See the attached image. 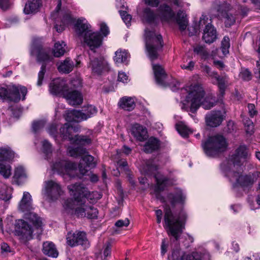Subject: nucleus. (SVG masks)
I'll use <instances>...</instances> for the list:
<instances>
[{"label": "nucleus", "instance_id": "f257e3e1", "mask_svg": "<svg viewBox=\"0 0 260 260\" xmlns=\"http://www.w3.org/2000/svg\"><path fill=\"white\" fill-rule=\"evenodd\" d=\"M78 125L74 126L69 123H67L60 128L59 134L57 132V126L55 124L50 125L47 128V131L55 140H57V137L59 136L62 139L68 140L71 143L75 144L73 146L69 147L68 152L72 157H81L78 166V170L81 175L83 176L86 175L88 173V168L95 167L97 159L87 153L86 149L81 146L90 143L91 140L86 136H78L75 134L78 131Z\"/></svg>", "mask_w": 260, "mask_h": 260}, {"label": "nucleus", "instance_id": "f03ea898", "mask_svg": "<svg viewBox=\"0 0 260 260\" xmlns=\"http://www.w3.org/2000/svg\"><path fill=\"white\" fill-rule=\"evenodd\" d=\"M68 188L73 198L68 199L63 203V207L66 212L81 217L94 218L97 217V209L88 205L87 202L93 203L101 199V193L90 192L83 184L79 183L71 184Z\"/></svg>", "mask_w": 260, "mask_h": 260}, {"label": "nucleus", "instance_id": "7ed1b4c3", "mask_svg": "<svg viewBox=\"0 0 260 260\" xmlns=\"http://www.w3.org/2000/svg\"><path fill=\"white\" fill-rule=\"evenodd\" d=\"M248 156V151L245 146L241 145L236 150L234 155L221 165V168L227 176L234 187L248 186L256 181L252 175H244L241 172V162Z\"/></svg>", "mask_w": 260, "mask_h": 260}, {"label": "nucleus", "instance_id": "20e7f679", "mask_svg": "<svg viewBox=\"0 0 260 260\" xmlns=\"http://www.w3.org/2000/svg\"><path fill=\"white\" fill-rule=\"evenodd\" d=\"M181 99L182 108L194 113L202 105L206 110H208L214 105L215 100L211 96H207L201 102L204 95L202 86L194 84L187 86L181 89Z\"/></svg>", "mask_w": 260, "mask_h": 260}, {"label": "nucleus", "instance_id": "39448f33", "mask_svg": "<svg viewBox=\"0 0 260 260\" xmlns=\"http://www.w3.org/2000/svg\"><path fill=\"white\" fill-rule=\"evenodd\" d=\"M156 184L155 186V194L156 198L162 203H170L172 206L176 204L183 205L186 199V193L180 188L176 189L173 192H170L165 197L161 195L160 191L165 190L168 186L174 183L173 179L165 176L160 173L155 174Z\"/></svg>", "mask_w": 260, "mask_h": 260}, {"label": "nucleus", "instance_id": "423d86ee", "mask_svg": "<svg viewBox=\"0 0 260 260\" xmlns=\"http://www.w3.org/2000/svg\"><path fill=\"white\" fill-rule=\"evenodd\" d=\"M66 52V45L63 41H58L54 44V48L51 52L49 50H46L40 47H34L31 49V55L36 56L38 61L42 62L41 70L38 73L37 85L41 86L46 72V64L54 63V57H59L63 56Z\"/></svg>", "mask_w": 260, "mask_h": 260}, {"label": "nucleus", "instance_id": "0eeeda50", "mask_svg": "<svg viewBox=\"0 0 260 260\" xmlns=\"http://www.w3.org/2000/svg\"><path fill=\"white\" fill-rule=\"evenodd\" d=\"M74 29L76 36L91 50H94L101 46V36L98 32L93 30L91 25L86 18H78L74 22Z\"/></svg>", "mask_w": 260, "mask_h": 260}, {"label": "nucleus", "instance_id": "6e6552de", "mask_svg": "<svg viewBox=\"0 0 260 260\" xmlns=\"http://www.w3.org/2000/svg\"><path fill=\"white\" fill-rule=\"evenodd\" d=\"M165 211L164 228L169 236L178 241L184 229L187 218L186 212L183 209L173 212L170 208H167Z\"/></svg>", "mask_w": 260, "mask_h": 260}, {"label": "nucleus", "instance_id": "1a4fd4ad", "mask_svg": "<svg viewBox=\"0 0 260 260\" xmlns=\"http://www.w3.org/2000/svg\"><path fill=\"white\" fill-rule=\"evenodd\" d=\"M19 211L24 213V218L29 221L35 227L36 234L39 235L42 232L43 222L41 217L32 211L34 207L30 194L24 191L18 206Z\"/></svg>", "mask_w": 260, "mask_h": 260}, {"label": "nucleus", "instance_id": "9d476101", "mask_svg": "<svg viewBox=\"0 0 260 260\" xmlns=\"http://www.w3.org/2000/svg\"><path fill=\"white\" fill-rule=\"evenodd\" d=\"M159 16L162 20L169 21L174 19L181 31L184 30L188 24V20L186 13L179 10L175 15L172 8L166 4L161 5L158 8Z\"/></svg>", "mask_w": 260, "mask_h": 260}, {"label": "nucleus", "instance_id": "9b49d317", "mask_svg": "<svg viewBox=\"0 0 260 260\" xmlns=\"http://www.w3.org/2000/svg\"><path fill=\"white\" fill-rule=\"evenodd\" d=\"M205 154L208 156H215L224 151L228 146L225 138L221 135L211 136L202 144Z\"/></svg>", "mask_w": 260, "mask_h": 260}, {"label": "nucleus", "instance_id": "f8f14e48", "mask_svg": "<svg viewBox=\"0 0 260 260\" xmlns=\"http://www.w3.org/2000/svg\"><path fill=\"white\" fill-rule=\"evenodd\" d=\"M145 38L146 42V48L149 57L151 60L157 58L158 51L162 47V37L160 35L157 34L153 31H148V29L145 30Z\"/></svg>", "mask_w": 260, "mask_h": 260}, {"label": "nucleus", "instance_id": "ddd939ff", "mask_svg": "<svg viewBox=\"0 0 260 260\" xmlns=\"http://www.w3.org/2000/svg\"><path fill=\"white\" fill-rule=\"evenodd\" d=\"M27 92V88L20 85L10 84L0 86V99L14 102H19L21 99L24 100Z\"/></svg>", "mask_w": 260, "mask_h": 260}, {"label": "nucleus", "instance_id": "4468645a", "mask_svg": "<svg viewBox=\"0 0 260 260\" xmlns=\"http://www.w3.org/2000/svg\"><path fill=\"white\" fill-rule=\"evenodd\" d=\"M168 260H210V256L207 252L196 251L186 254L179 247L176 246L172 248L168 255Z\"/></svg>", "mask_w": 260, "mask_h": 260}, {"label": "nucleus", "instance_id": "2eb2a0df", "mask_svg": "<svg viewBox=\"0 0 260 260\" xmlns=\"http://www.w3.org/2000/svg\"><path fill=\"white\" fill-rule=\"evenodd\" d=\"M98 112L95 107L88 105L84 107L82 111L75 110H68L66 113L65 119L68 122H79L85 120L95 115Z\"/></svg>", "mask_w": 260, "mask_h": 260}, {"label": "nucleus", "instance_id": "dca6fc26", "mask_svg": "<svg viewBox=\"0 0 260 260\" xmlns=\"http://www.w3.org/2000/svg\"><path fill=\"white\" fill-rule=\"evenodd\" d=\"M52 169L54 172L63 176H68L70 178L77 176L76 164L67 159H56L52 164Z\"/></svg>", "mask_w": 260, "mask_h": 260}, {"label": "nucleus", "instance_id": "f3484780", "mask_svg": "<svg viewBox=\"0 0 260 260\" xmlns=\"http://www.w3.org/2000/svg\"><path fill=\"white\" fill-rule=\"evenodd\" d=\"M59 184L53 180L45 181L42 190L43 198L49 202L57 200L63 194Z\"/></svg>", "mask_w": 260, "mask_h": 260}, {"label": "nucleus", "instance_id": "a211bd4d", "mask_svg": "<svg viewBox=\"0 0 260 260\" xmlns=\"http://www.w3.org/2000/svg\"><path fill=\"white\" fill-rule=\"evenodd\" d=\"M14 234L23 242H26L33 238L34 230L31 226L23 219H18L15 223Z\"/></svg>", "mask_w": 260, "mask_h": 260}, {"label": "nucleus", "instance_id": "6ab92c4d", "mask_svg": "<svg viewBox=\"0 0 260 260\" xmlns=\"http://www.w3.org/2000/svg\"><path fill=\"white\" fill-rule=\"evenodd\" d=\"M152 69L156 82L158 84L163 86L168 85L173 91H175L178 89L180 83L174 79L171 83H169L167 81V74L161 66L157 64H152Z\"/></svg>", "mask_w": 260, "mask_h": 260}, {"label": "nucleus", "instance_id": "aec40b11", "mask_svg": "<svg viewBox=\"0 0 260 260\" xmlns=\"http://www.w3.org/2000/svg\"><path fill=\"white\" fill-rule=\"evenodd\" d=\"M66 243L68 246L71 247L81 245L83 248L86 249L90 246L85 233L80 231H76L74 233L68 232L66 235Z\"/></svg>", "mask_w": 260, "mask_h": 260}, {"label": "nucleus", "instance_id": "412c9836", "mask_svg": "<svg viewBox=\"0 0 260 260\" xmlns=\"http://www.w3.org/2000/svg\"><path fill=\"white\" fill-rule=\"evenodd\" d=\"M205 26L203 39L207 43H213L216 39V31L211 24V19L205 15H202L199 21V26Z\"/></svg>", "mask_w": 260, "mask_h": 260}, {"label": "nucleus", "instance_id": "4be33fe9", "mask_svg": "<svg viewBox=\"0 0 260 260\" xmlns=\"http://www.w3.org/2000/svg\"><path fill=\"white\" fill-rule=\"evenodd\" d=\"M61 5V0H58V4L55 9V12L51 14V17L54 19H56V15H59V16L61 17L60 19L61 24L59 25L56 24L55 25V28L58 32L62 31L67 26L73 22V18L70 11L59 12L60 9Z\"/></svg>", "mask_w": 260, "mask_h": 260}, {"label": "nucleus", "instance_id": "5701e85b", "mask_svg": "<svg viewBox=\"0 0 260 260\" xmlns=\"http://www.w3.org/2000/svg\"><path fill=\"white\" fill-rule=\"evenodd\" d=\"M231 8L230 5L225 2L222 3L215 7V10L217 11V16L219 18L224 17V22L226 27L231 26L235 22V17L232 15H229L227 12Z\"/></svg>", "mask_w": 260, "mask_h": 260}, {"label": "nucleus", "instance_id": "b1692460", "mask_svg": "<svg viewBox=\"0 0 260 260\" xmlns=\"http://www.w3.org/2000/svg\"><path fill=\"white\" fill-rule=\"evenodd\" d=\"M88 67L91 69L92 74L94 75H100L103 71H107L109 69L107 61L103 57L92 59L90 57V62Z\"/></svg>", "mask_w": 260, "mask_h": 260}, {"label": "nucleus", "instance_id": "393cba45", "mask_svg": "<svg viewBox=\"0 0 260 260\" xmlns=\"http://www.w3.org/2000/svg\"><path fill=\"white\" fill-rule=\"evenodd\" d=\"M68 89L66 81L60 78L52 80L49 86L50 92L54 95L61 94L63 96Z\"/></svg>", "mask_w": 260, "mask_h": 260}, {"label": "nucleus", "instance_id": "a878e982", "mask_svg": "<svg viewBox=\"0 0 260 260\" xmlns=\"http://www.w3.org/2000/svg\"><path fill=\"white\" fill-rule=\"evenodd\" d=\"M63 97L67 99L70 105L73 106L80 105L83 102V96L77 90H70L68 88L64 92Z\"/></svg>", "mask_w": 260, "mask_h": 260}, {"label": "nucleus", "instance_id": "bb28decb", "mask_svg": "<svg viewBox=\"0 0 260 260\" xmlns=\"http://www.w3.org/2000/svg\"><path fill=\"white\" fill-rule=\"evenodd\" d=\"M206 70L209 76L212 77L217 81L220 93L223 96L225 88L229 85L228 77L225 75L218 76L217 73L215 72H212L210 74V68L208 67H206Z\"/></svg>", "mask_w": 260, "mask_h": 260}, {"label": "nucleus", "instance_id": "cd10ccee", "mask_svg": "<svg viewBox=\"0 0 260 260\" xmlns=\"http://www.w3.org/2000/svg\"><path fill=\"white\" fill-rule=\"evenodd\" d=\"M224 115L221 111H211L206 116V122L211 127L219 125L223 119Z\"/></svg>", "mask_w": 260, "mask_h": 260}, {"label": "nucleus", "instance_id": "c85d7f7f", "mask_svg": "<svg viewBox=\"0 0 260 260\" xmlns=\"http://www.w3.org/2000/svg\"><path fill=\"white\" fill-rule=\"evenodd\" d=\"M131 134L136 140L143 142L148 138L147 129L138 124H134L131 128Z\"/></svg>", "mask_w": 260, "mask_h": 260}, {"label": "nucleus", "instance_id": "c756f323", "mask_svg": "<svg viewBox=\"0 0 260 260\" xmlns=\"http://www.w3.org/2000/svg\"><path fill=\"white\" fill-rule=\"evenodd\" d=\"M42 6L41 0H28L23 11L25 14H34L40 10Z\"/></svg>", "mask_w": 260, "mask_h": 260}, {"label": "nucleus", "instance_id": "7c9ffc66", "mask_svg": "<svg viewBox=\"0 0 260 260\" xmlns=\"http://www.w3.org/2000/svg\"><path fill=\"white\" fill-rule=\"evenodd\" d=\"M42 251L44 254L53 258H56L58 255V252L55 245L50 241L43 243Z\"/></svg>", "mask_w": 260, "mask_h": 260}, {"label": "nucleus", "instance_id": "2f4dec72", "mask_svg": "<svg viewBox=\"0 0 260 260\" xmlns=\"http://www.w3.org/2000/svg\"><path fill=\"white\" fill-rule=\"evenodd\" d=\"M157 161V159L146 160L140 168L142 173L147 174L154 173V171L158 169Z\"/></svg>", "mask_w": 260, "mask_h": 260}, {"label": "nucleus", "instance_id": "473e14b6", "mask_svg": "<svg viewBox=\"0 0 260 260\" xmlns=\"http://www.w3.org/2000/svg\"><path fill=\"white\" fill-rule=\"evenodd\" d=\"M118 105L120 108L128 111L133 110L136 106L134 99L129 96L121 98L119 100Z\"/></svg>", "mask_w": 260, "mask_h": 260}, {"label": "nucleus", "instance_id": "72a5a7b5", "mask_svg": "<svg viewBox=\"0 0 260 260\" xmlns=\"http://www.w3.org/2000/svg\"><path fill=\"white\" fill-rule=\"evenodd\" d=\"M14 156L15 153L10 147L8 146L0 147V161L9 162Z\"/></svg>", "mask_w": 260, "mask_h": 260}, {"label": "nucleus", "instance_id": "f704fd0d", "mask_svg": "<svg viewBox=\"0 0 260 260\" xmlns=\"http://www.w3.org/2000/svg\"><path fill=\"white\" fill-rule=\"evenodd\" d=\"M160 147V141L156 138L150 137L144 146V151L146 153H151L157 150Z\"/></svg>", "mask_w": 260, "mask_h": 260}, {"label": "nucleus", "instance_id": "c9c22d12", "mask_svg": "<svg viewBox=\"0 0 260 260\" xmlns=\"http://www.w3.org/2000/svg\"><path fill=\"white\" fill-rule=\"evenodd\" d=\"M74 67L73 61L69 58H67L57 64L58 70L63 73H69L73 70Z\"/></svg>", "mask_w": 260, "mask_h": 260}, {"label": "nucleus", "instance_id": "e433bc0d", "mask_svg": "<svg viewBox=\"0 0 260 260\" xmlns=\"http://www.w3.org/2000/svg\"><path fill=\"white\" fill-rule=\"evenodd\" d=\"M115 55L114 60L117 64L122 63L127 64L129 54L126 50L118 49L115 52Z\"/></svg>", "mask_w": 260, "mask_h": 260}, {"label": "nucleus", "instance_id": "4c0bfd02", "mask_svg": "<svg viewBox=\"0 0 260 260\" xmlns=\"http://www.w3.org/2000/svg\"><path fill=\"white\" fill-rule=\"evenodd\" d=\"M139 15L143 21L148 23L152 22L155 18V14L149 8L144 9L142 13Z\"/></svg>", "mask_w": 260, "mask_h": 260}, {"label": "nucleus", "instance_id": "58836bf2", "mask_svg": "<svg viewBox=\"0 0 260 260\" xmlns=\"http://www.w3.org/2000/svg\"><path fill=\"white\" fill-rule=\"evenodd\" d=\"M12 189L6 185H3L0 188V200L7 201L12 197Z\"/></svg>", "mask_w": 260, "mask_h": 260}, {"label": "nucleus", "instance_id": "ea45409f", "mask_svg": "<svg viewBox=\"0 0 260 260\" xmlns=\"http://www.w3.org/2000/svg\"><path fill=\"white\" fill-rule=\"evenodd\" d=\"M6 161H0V174L5 178H8L12 174L10 165Z\"/></svg>", "mask_w": 260, "mask_h": 260}, {"label": "nucleus", "instance_id": "a19ab883", "mask_svg": "<svg viewBox=\"0 0 260 260\" xmlns=\"http://www.w3.org/2000/svg\"><path fill=\"white\" fill-rule=\"evenodd\" d=\"M176 128L178 132L183 137H186L192 133V131L183 122L177 123Z\"/></svg>", "mask_w": 260, "mask_h": 260}, {"label": "nucleus", "instance_id": "79ce46f5", "mask_svg": "<svg viewBox=\"0 0 260 260\" xmlns=\"http://www.w3.org/2000/svg\"><path fill=\"white\" fill-rule=\"evenodd\" d=\"M26 177L25 171L22 166H18L15 168L13 178L17 182H20Z\"/></svg>", "mask_w": 260, "mask_h": 260}, {"label": "nucleus", "instance_id": "37998d69", "mask_svg": "<svg viewBox=\"0 0 260 260\" xmlns=\"http://www.w3.org/2000/svg\"><path fill=\"white\" fill-rule=\"evenodd\" d=\"M246 133L250 135L254 132V125L253 122L248 118L246 117L243 120Z\"/></svg>", "mask_w": 260, "mask_h": 260}, {"label": "nucleus", "instance_id": "c03bdc74", "mask_svg": "<svg viewBox=\"0 0 260 260\" xmlns=\"http://www.w3.org/2000/svg\"><path fill=\"white\" fill-rule=\"evenodd\" d=\"M41 150L46 155L52 153V148L50 143L46 140H43L41 141Z\"/></svg>", "mask_w": 260, "mask_h": 260}, {"label": "nucleus", "instance_id": "a18cd8bd", "mask_svg": "<svg viewBox=\"0 0 260 260\" xmlns=\"http://www.w3.org/2000/svg\"><path fill=\"white\" fill-rule=\"evenodd\" d=\"M194 52L202 57L206 58L208 56V53L205 48L201 45H196L193 47Z\"/></svg>", "mask_w": 260, "mask_h": 260}, {"label": "nucleus", "instance_id": "49530a36", "mask_svg": "<svg viewBox=\"0 0 260 260\" xmlns=\"http://www.w3.org/2000/svg\"><path fill=\"white\" fill-rule=\"evenodd\" d=\"M181 239V242L185 248L189 247L190 244L194 241L193 237L188 234H185L182 236Z\"/></svg>", "mask_w": 260, "mask_h": 260}, {"label": "nucleus", "instance_id": "de8ad7c7", "mask_svg": "<svg viewBox=\"0 0 260 260\" xmlns=\"http://www.w3.org/2000/svg\"><path fill=\"white\" fill-rule=\"evenodd\" d=\"M230 47V39L228 37H224L221 42V50L224 55L229 53V49Z\"/></svg>", "mask_w": 260, "mask_h": 260}, {"label": "nucleus", "instance_id": "09e8293b", "mask_svg": "<svg viewBox=\"0 0 260 260\" xmlns=\"http://www.w3.org/2000/svg\"><path fill=\"white\" fill-rule=\"evenodd\" d=\"M46 121L44 120H40L34 121L32 124V129L34 133L39 132L43 128Z\"/></svg>", "mask_w": 260, "mask_h": 260}, {"label": "nucleus", "instance_id": "8fccbe9b", "mask_svg": "<svg viewBox=\"0 0 260 260\" xmlns=\"http://www.w3.org/2000/svg\"><path fill=\"white\" fill-rule=\"evenodd\" d=\"M121 17L125 24L129 26L131 24V21L132 20V16L129 14H128L126 11H119Z\"/></svg>", "mask_w": 260, "mask_h": 260}, {"label": "nucleus", "instance_id": "3c124183", "mask_svg": "<svg viewBox=\"0 0 260 260\" xmlns=\"http://www.w3.org/2000/svg\"><path fill=\"white\" fill-rule=\"evenodd\" d=\"M71 88H79L82 87V80L79 77H76L71 81Z\"/></svg>", "mask_w": 260, "mask_h": 260}, {"label": "nucleus", "instance_id": "603ef678", "mask_svg": "<svg viewBox=\"0 0 260 260\" xmlns=\"http://www.w3.org/2000/svg\"><path fill=\"white\" fill-rule=\"evenodd\" d=\"M10 247L6 243H2L0 245V253L3 255H7L9 253L11 252Z\"/></svg>", "mask_w": 260, "mask_h": 260}, {"label": "nucleus", "instance_id": "864d4df0", "mask_svg": "<svg viewBox=\"0 0 260 260\" xmlns=\"http://www.w3.org/2000/svg\"><path fill=\"white\" fill-rule=\"evenodd\" d=\"M129 76L124 72L121 71L118 73V81L123 83H127L129 81Z\"/></svg>", "mask_w": 260, "mask_h": 260}, {"label": "nucleus", "instance_id": "5fc2aeb1", "mask_svg": "<svg viewBox=\"0 0 260 260\" xmlns=\"http://www.w3.org/2000/svg\"><path fill=\"white\" fill-rule=\"evenodd\" d=\"M240 76L242 79L246 81L250 80L251 78L250 72L246 69H242L240 74Z\"/></svg>", "mask_w": 260, "mask_h": 260}, {"label": "nucleus", "instance_id": "6e6d98bb", "mask_svg": "<svg viewBox=\"0 0 260 260\" xmlns=\"http://www.w3.org/2000/svg\"><path fill=\"white\" fill-rule=\"evenodd\" d=\"M129 224V221L127 218L123 220H119L116 222L115 225L119 228H123V227H127Z\"/></svg>", "mask_w": 260, "mask_h": 260}, {"label": "nucleus", "instance_id": "4d7b16f0", "mask_svg": "<svg viewBox=\"0 0 260 260\" xmlns=\"http://www.w3.org/2000/svg\"><path fill=\"white\" fill-rule=\"evenodd\" d=\"M111 242H107L104 247L103 254L105 257H107L111 255Z\"/></svg>", "mask_w": 260, "mask_h": 260}, {"label": "nucleus", "instance_id": "13d9d810", "mask_svg": "<svg viewBox=\"0 0 260 260\" xmlns=\"http://www.w3.org/2000/svg\"><path fill=\"white\" fill-rule=\"evenodd\" d=\"M201 27H200L199 25L198 26V27L193 26L189 27L188 28V30L189 32V33H188L189 36H192L196 35L197 34H198L199 32V29Z\"/></svg>", "mask_w": 260, "mask_h": 260}, {"label": "nucleus", "instance_id": "bf43d9fd", "mask_svg": "<svg viewBox=\"0 0 260 260\" xmlns=\"http://www.w3.org/2000/svg\"><path fill=\"white\" fill-rule=\"evenodd\" d=\"M100 31L104 36H106L109 33L108 27L104 22H102L100 24Z\"/></svg>", "mask_w": 260, "mask_h": 260}, {"label": "nucleus", "instance_id": "052dcab7", "mask_svg": "<svg viewBox=\"0 0 260 260\" xmlns=\"http://www.w3.org/2000/svg\"><path fill=\"white\" fill-rule=\"evenodd\" d=\"M6 223V228L7 229V230L9 232H11L12 231V229L11 228L12 225H13V220L12 217H9L7 218L6 220L5 221Z\"/></svg>", "mask_w": 260, "mask_h": 260}, {"label": "nucleus", "instance_id": "680f3d73", "mask_svg": "<svg viewBox=\"0 0 260 260\" xmlns=\"http://www.w3.org/2000/svg\"><path fill=\"white\" fill-rule=\"evenodd\" d=\"M194 66V62L192 61H189L187 64H183L181 67L183 69L187 70L188 71H192Z\"/></svg>", "mask_w": 260, "mask_h": 260}, {"label": "nucleus", "instance_id": "e2e57ef3", "mask_svg": "<svg viewBox=\"0 0 260 260\" xmlns=\"http://www.w3.org/2000/svg\"><path fill=\"white\" fill-rule=\"evenodd\" d=\"M10 6L9 0H0V8L4 10L8 9Z\"/></svg>", "mask_w": 260, "mask_h": 260}, {"label": "nucleus", "instance_id": "0e129e2a", "mask_svg": "<svg viewBox=\"0 0 260 260\" xmlns=\"http://www.w3.org/2000/svg\"><path fill=\"white\" fill-rule=\"evenodd\" d=\"M168 242L166 239H164L162 241L161 245V253L162 255H165L167 251Z\"/></svg>", "mask_w": 260, "mask_h": 260}, {"label": "nucleus", "instance_id": "69168bd1", "mask_svg": "<svg viewBox=\"0 0 260 260\" xmlns=\"http://www.w3.org/2000/svg\"><path fill=\"white\" fill-rule=\"evenodd\" d=\"M248 109L249 114L250 116L253 117L257 113V111L255 109V106L252 104H249L248 105Z\"/></svg>", "mask_w": 260, "mask_h": 260}, {"label": "nucleus", "instance_id": "338daca9", "mask_svg": "<svg viewBox=\"0 0 260 260\" xmlns=\"http://www.w3.org/2000/svg\"><path fill=\"white\" fill-rule=\"evenodd\" d=\"M144 3L151 7H156L159 3V0H144Z\"/></svg>", "mask_w": 260, "mask_h": 260}, {"label": "nucleus", "instance_id": "774afa93", "mask_svg": "<svg viewBox=\"0 0 260 260\" xmlns=\"http://www.w3.org/2000/svg\"><path fill=\"white\" fill-rule=\"evenodd\" d=\"M169 2L179 8L184 7V3L181 0H168Z\"/></svg>", "mask_w": 260, "mask_h": 260}]
</instances>
